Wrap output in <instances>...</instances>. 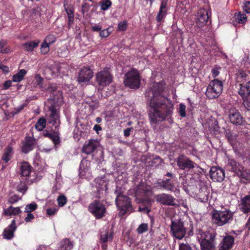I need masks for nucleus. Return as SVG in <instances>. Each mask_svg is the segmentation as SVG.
<instances>
[{"label":"nucleus","mask_w":250,"mask_h":250,"mask_svg":"<svg viewBox=\"0 0 250 250\" xmlns=\"http://www.w3.org/2000/svg\"><path fill=\"white\" fill-rule=\"evenodd\" d=\"M164 83H153L146 92V96L150 98V106L152 110L149 114L150 123L157 124L164 120L172 124L171 115L173 110V104L170 99L163 96L164 91Z\"/></svg>","instance_id":"1"},{"label":"nucleus","mask_w":250,"mask_h":250,"mask_svg":"<svg viewBox=\"0 0 250 250\" xmlns=\"http://www.w3.org/2000/svg\"><path fill=\"white\" fill-rule=\"evenodd\" d=\"M234 213L229 209L214 210L212 219L213 223L218 226H222L230 223L233 220Z\"/></svg>","instance_id":"2"},{"label":"nucleus","mask_w":250,"mask_h":250,"mask_svg":"<svg viewBox=\"0 0 250 250\" xmlns=\"http://www.w3.org/2000/svg\"><path fill=\"white\" fill-rule=\"evenodd\" d=\"M125 85L131 89H138L141 83L140 76L138 71L134 68L128 71L124 76Z\"/></svg>","instance_id":"3"},{"label":"nucleus","mask_w":250,"mask_h":250,"mask_svg":"<svg viewBox=\"0 0 250 250\" xmlns=\"http://www.w3.org/2000/svg\"><path fill=\"white\" fill-rule=\"evenodd\" d=\"M223 85L222 81L218 79L211 81L208 85L206 92L209 99L218 98L222 92Z\"/></svg>","instance_id":"4"},{"label":"nucleus","mask_w":250,"mask_h":250,"mask_svg":"<svg viewBox=\"0 0 250 250\" xmlns=\"http://www.w3.org/2000/svg\"><path fill=\"white\" fill-rule=\"evenodd\" d=\"M229 171L235 172L238 176L245 179L250 178V174L244 168V167L233 159H229L226 166Z\"/></svg>","instance_id":"5"},{"label":"nucleus","mask_w":250,"mask_h":250,"mask_svg":"<svg viewBox=\"0 0 250 250\" xmlns=\"http://www.w3.org/2000/svg\"><path fill=\"white\" fill-rule=\"evenodd\" d=\"M116 204L120 209V213L124 215L126 212L132 211V208L129 198L122 193H118L117 195Z\"/></svg>","instance_id":"6"},{"label":"nucleus","mask_w":250,"mask_h":250,"mask_svg":"<svg viewBox=\"0 0 250 250\" xmlns=\"http://www.w3.org/2000/svg\"><path fill=\"white\" fill-rule=\"evenodd\" d=\"M19 166L21 177L25 178L28 184H32L36 181L35 173L32 171V167L28 162L23 161L20 163Z\"/></svg>","instance_id":"7"},{"label":"nucleus","mask_w":250,"mask_h":250,"mask_svg":"<svg viewBox=\"0 0 250 250\" xmlns=\"http://www.w3.org/2000/svg\"><path fill=\"white\" fill-rule=\"evenodd\" d=\"M170 229L173 236L178 239H182L187 232L184 222L181 219L172 221Z\"/></svg>","instance_id":"8"},{"label":"nucleus","mask_w":250,"mask_h":250,"mask_svg":"<svg viewBox=\"0 0 250 250\" xmlns=\"http://www.w3.org/2000/svg\"><path fill=\"white\" fill-rule=\"evenodd\" d=\"M88 209L97 219L103 218L106 211L104 205L98 200H95L91 203L88 206Z\"/></svg>","instance_id":"9"},{"label":"nucleus","mask_w":250,"mask_h":250,"mask_svg":"<svg viewBox=\"0 0 250 250\" xmlns=\"http://www.w3.org/2000/svg\"><path fill=\"white\" fill-rule=\"evenodd\" d=\"M112 80L113 77L108 68H104L96 75V82L100 86H106L112 82Z\"/></svg>","instance_id":"10"},{"label":"nucleus","mask_w":250,"mask_h":250,"mask_svg":"<svg viewBox=\"0 0 250 250\" xmlns=\"http://www.w3.org/2000/svg\"><path fill=\"white\" fill-rule=\"evenodd\" d=\"M156 201L160 204L168 206H177V200L172 195L165 193L157 194L154 197Z\"/></svg>","instance_id":"11"},{"label":"nucleus","mask_w":250,"mask_h":250,"mask_svg":"<svg viewBox=\"0 0 250 250\" xmlns=\"http://www.w3.org/2000/svg\"><path fill=\"white\" fill-rule=\"evenodd\" d=\"M211 17V11L209 9L202 8L200 9L196 18V25L199 28L206 25Z\"/></svg>","instance_id":"12"},{"label":"nucleus","mask_w":250,"mask_h":250,"mask_svg":"<svg viewBox=\"0 0 250 250\" xmlns=\"http://www.w3.org/2000/svg\"><path fill=\"white\" fill-rule=\"evenodd\" d=\"M177 165L181 169H191L198 166L184 155H180L177 159Z\"/></svg>","instance_id":"13"},{"label":"nucleus","mask_w":250,"mask_h":250,"mask_svg":"<svg viewBox=\"0 0 250 250\" xmlns=\"http://www.w3.org/2000/svg\"><path fill=\"white\" fill-rule=\"evenodd\" d=\"M210 178L214 182H222L225 178L224 170L217 167H212L209 171Z\"/></svg>","instance_id":"14"},{"label":"nucleus","mask_w":250,"mask_h":250,"mask_svg":"<svg viewBox=\"0 0 250 250\" xmlns=\"http://www.w3.org/2000/svg\"><path fill=\"white\" fill-rule=\"evenodd\" d=\"M93 76L92 71L89 68L84 67L80 70L77 81L79 83H87Z\"/></svg>","instance_id":"15"},{"label":"nucleus","mask_w":250,"mask_h":250,"mask_svg":"<svg viewBox=\"0 0 250 250\" xmlns=\"http://www.w3.org/2000/svg\"><path fill=\"white\" fill-rule=\"evenodd\" d=\"M49 110L50 114L47 119L48 123L55 126L56 129L58 128L60 124L59 112L54 106H52Z\"/></svg>","instance_id":"16"},{"label":"nucleus","mask_w":250,"mask_h":250,"mask_svg":"<svg viewBox=\"0 0 250 250\" xmlns=\"http://www.w3.org/2000/svg\"><path fill=\"white\" fill-rule=\"evenodd\" d=\"M99 146V143L96 140L91 139L86 142L82 148L83 152L90 154L93 153Z\"/></svg>","instance_id":"17"},{"label":"nucleus","mask_w":250,"mask_h":250,"mask_svg":"<svg viewBox=\"0 0 250 250\" xmlns=\"http://www.w3.org/2000/svg\"><path fill=\"white\" fill-rule=\"evenodd\" d=\"M229 119L234 125H241L243 122V118L239 112L235 108H231L229 111Z\"/></svg>","instance_id":"18"},{"label":"nucleus","mask_w":250,"mask_h":250,"mask_svg":"<svg viewBox=\"0 0 250 250\" xmlns=\"http://www.w3.org/2000/svg\"><path fill=\"white\" fill-rule=\"evenodd\" d=\"M215 234L214 233L204 232L202 230H199L197 233V238L200 242L207 241V242H214Z\"/></svg>","instance_id":"19"},{"label":"nucleus","mask_w":250,"mask_h":250,"mask_svg":"<svg viewBox=\"0 0 250 250\" xmlns=\"http://www.w3.org/2000/svg\"><path fill=\"white\" fill-rule=\"evenodd\" d=\"M16 228V221L14 219L12 221L11 224L4 229L2 234L3 238L9 240L12 239Z\"/></svg>","instance_id":"20"},{"label":"nucleus","mask_w":250,"mask_h":250,"mask_svg":"<svg viewBox=\"0 0 250 250\" xmlns=\"http://www.w3.org/2000/svg\"><path fill=\"white\" fill-rule=\"evenodd\" d=\"M234 237L230 235L225 237L219 245V250H229L234 244Z\"/></svg>","instance_id":"21"},{"label":"nucleus","mask_w":250,"mask_h":250,"mask_svg":"<svg viewBox=\"0 0 250 250\" xmlns=\"http://www.w3.org/2000/svg\"><path fill=\"white\" fill-rule=\"evenodd\" d=\"M42 135L51 139L53 142L56 147L60 144L61 140L58 131H55L53 133H50L47 130H44L42 132Z\"/></svg>","instance_id":"22"},{"label":"nucleus","mask_w":250,"mask_h":250,"mask_svg":"<svg viewBox=\"0 0 250 250\" xmlns=\"http://www.w3.org/2000/svg\"><path fill=\"white\" fill-rule=\"evenodd\" d=\"M240 209L244 213L250 212V195H247L241 199Z\"/></svg>","instance_id":"23"},{"label":"nucleus","mask_w":250,"mask_h":250,"mask_svg":"<svg viewBox=\"0 0 250 250\" xmlns=\"http://www.w3.org/2000/svg\"><path fill=\"white\" fill-rule=\"evenodd\" d=\"M35 145V141L31 137H26L25 141L22 146V151L27 153L32 150Z\"/></svg>","instance_id":"24"},{"label":"nucleus","mask_w":250,"mask_h":250,"mask_svg":"<svg viewBox=\"0 0 250 250\" xmlns=\"http://www.w3.org/2000/svg\"><path fill=\"white\" fill-rule=\"evenodd\" d=\"M21 212L20 207H13L11 206L7 208L3 209L2 214L4 216H11L18 215Z\"/></svg>","instance_id":"25"},{"label":"nucleus","mask_w":250,"mask_h":250,"mask_svg":"<svg viewBox=\"0 0 250 250\" xmlns=\"http://www.w3.org/2000/svg\"><path fill=\"white\" fill-rule=\"evenodd\" d=\"M167 0H162L161 1L160 10L157 16V20L159 22L161 21L166 15Z\"/></svg>","instance_id":"26"},{"label":"nucleus","mask_w":250,"mask_h":250,"mask_svg":"<svg viewBox=\"0 0 250 250\" xmlns=\"http://www.w3.org/2000/svg\"><path fill=\"white\" fill-rule=\"evenodd\" d=\"M240 87L238 91L243 99H246L250 95V81L245 85L240 84Z\"/></svg>","instance_id":"27"},{"label":"nucleus","mask_w":250,"mask_h":250,"mask_svg":"<svg viewBox=\"0 0 250 250\" xmlns=\"http://www.w3.org/2000/svg\"><path fill=\"white\" fill-rule=\"evenodd\" d=\"M13 147L11 144H9L4 150L2 159L5 162H8L11 158L13 155Z\"/></svg>","instance_id":"28"},{"label":"nucleus","mask_w":250,"mask_h":250,"mask_svg":"<svg viewBox=\"0 0 250 250\" xmlns=\"http://www.w3.org/2000/svg\"><path fill=\"white\" fill-rule=\"evenodd\" d=\"M209 193L207 188H203L198 193V198L201 202H206L208 199Z\"/></svg>","instance_id":"29"},{"label":"nucleus","mask_w":250,"mask_h":250,"mask_svg":"<svg viewBox=\"0 0 250 250\" xmlns=\"http://www.w3.org/2000/svg\"><path fill=\"white\" fill-rule=\"evenodd\" d=\"M202 250H216L215 242H207L203 241L200 242Z\"/></svg>","instance_id":"30"},{"label":"nucleus","mask_w":250,"mask_h":250,"mask_svg":"<svg viewBox=\"0 0 250 250\" xmlns=\"http://www.w3.org/2000/svg\"><path fill=\"white\" fill-rule=\"evenodd\" d=\"M27 72L25 69L20 70L18 73L13 75L12 77V81L14 82H20L21 81L26 75Z\"/></svg>","instance_id":"31"},{"label":"nucleus","mask_w":250,"mask_h":250,"mask_svg":"<svg viewBox=\"0 0 250 250\" xmlns=\"http://www.w3.org/2000/svg\"><path fill=\"white\" fill-rule=\"evenodd\" d=\"M30 184H28L26 182V180H25V178H21L20 183L18 185L17 187L18 191L24 193L28 189L27 185Z\"/></svg>","instance_id":"32"},{"label":"nucleus","mask_w":250,"mask_h":250,"mask_svg":"<svg viewBox=\"0 0 250 250\" xmlns=\"http://www.w3.org/2000/svg\"><path fill=\"white\" fill-rule=\"evenodd\" d=\"M73 246L72 243L69 239H65L61 242L60 250H71Z\"/></svg>","instance_id":"33"},{"label":"nucleus","mask_w":250,"mask_h":250,"mask_svg":"<svg viewBox=\"0 0 250 250\" xmlns=\"http://www.w3.org/2000/svg\"><path fill=\"white\" fill-rule=\"evenodd\" d=\"M39 43V41H30L23 44L24 49L27 51H32L37 47Z\"/></svg>","instance_id":"34"},{"label":"nucleus","mask_w":250,"mask_h":250,"mask_svg":"<svg viewBox=\"0 0 250 250\" xmlns=\"http://www.w3.org/2000/svg\"><path fill=\"white\" fill-rule=\"evenodd\" d=\"M89 163L86 161H82L80 166L79 172L81 176H85L86 172L89 171V168L87 167Z\"/></svg>","instance_id":"35"},{"label":"nucleus","mask_w":250,"mask_h":250,"mask_svg":"<svg viewBox=\"0 0 250 250\" xmlns=\"http://www.w3.org/2000/svg\"><path fill=\"white\" fill-rule=\"evenodd\" d=\"M46 121L44 118H40L38 120L35 125V128L38 131H42L46 126Z\"/></svg>","instance_id":"36"},{"label":"nucleus","mask_w":250,"mask_h":250,"mask_svg":"<svg viewBox=\"0 0 250 250\" xmlns=\"http://www.w3.org/2000/svg\"><path fill=\"white\" fill-rule=\"evenodd\" d=\"M162 186L165 189L169 191H173L174 186L169 182V180L167 179L162 182Z\"/></svg>","instance_id":"37"},{"label":"nucleus","mask_w":250,"mask_h":250,"mask_svg":"<svg viewBox=\"0 0 250 250\" xmlns=\"http://www.w3.org/2000/svg\"><path fill=\"white\" fill-rule=\"evenodd\" d=\"M112 234H108V232L106 230L101 235V241L104 243L106 242L108 240H111L112 239Z\"/></svg>","instance_id":"38"},{"label":"nucleus","mask_w":250,"mask_h":250,"mask_svg":"<svg viewBox=\"0 0 250 250\" xmlns=\"http://www.w3.org/2000/svg\"><path fill=\"white\" fill-rule=\"evenodd\" d=\"M38 206L35 202H32L31 204L26 206L24 209V212L26 213H31L37 208Z\"/></svg>","instance_id":"39"},{"label":"nucleus","mask_w":250,"mask_h":250,"mask_svg":"<svg viewBox=\"0 0 250 250\" xmlns=\"http://www.w3.org/2000/svg\"><path fill=\"white\" fill-rule=\"evenodd\" d=\"M148 229V224L146 223H142L136 229L138 234H142L147 231Z\"/></svg>","instance_id":"40"},{"label":"nucleus","mask_w":250,"mask_h":250,"mask_svg":"<svg viewBox=\"0 0 250 250\" xmlns=\"http://www.w3.org/2000/svg\"><path fill=\"white\" fill-rule=\"evenodd\" d=\"M226 136L228 138V141L231 145L234 143L237 138V135L236 134L232 133L230 131L227 132Z\"/></svg>","instance_id":"41"},{"label":"nucleus","mask_w":250,"mask_h":250,"mask_svg":"<svg viewBox=\"0 0 250 250\" xmlns=\"http://www.w3.org/2000/svg\"><path fill=\"white\" fill-rule=\"evenodd\" d=\"M111 5V2L109 0H105L101 1L100 6L102 10H107Z\"/></svg>","instance_id":"42"},{"label":"nucleus","mask_w":250,"mask_h":250,"mask_svg":"<svg viewBox=\"0 0 250 250\" xmlns=\"http://www.w3.org/2000/svg\"><path fill=\"white\" fill-rule=\"evenodd\" d=\"M66 198L64 195H60L57 198V203L60 207L64 206L66 204Z\"/></svg>","instance_id":"43"},{"label":"nucleus","mask_w":250,"mask_h":250,"mask_svg":"<svg viewBox=\"0 0 250 250\" xmlns=\"http://www.w3.org/2000/svg\"><path fill=\"white\" fill-rule=\"evenodd\" d=\"M247 17L244 13H239L237 16V20L239 23H244L247 21Z\"/></svg>","instance_id":"44"},{"label":"nucleus","mask_w":250,"mask_h":250,"mask_svg":"<svg viewBox=\"0 0 250 250\" xmlns=\"http://www.w3.org/2000/svg\"><path fill=\"white\" fill-rule=\"evenodd\" d=\"M56 39L54 35H49L46 37L44 40V42L50 45L54 43L56 41Z\"/></svg>","instance_id":"45"},{"label":"nucleus","mask_w":250,"mask_h":250,"mask_svg":"<svg viewBox=\"0 0 250 250\" xmlns=\"http://www.w3.org/2000/svg\"><path fill=\"white\" fill-rule=\"evenodd\" d=\"M58 210V208L56 207L49 208L46 209V213L48 216H52L55 215Z\"/></svg>","instance_id":"46"},{"label":"nucleus","mask_w":250,"mask_h":250,"mask_svg":"<svg viewBox=\"0 0 250 250\" xmlns=\"http://www.w3.org/2000/svg\"><path fill=\"white\" fill-rule=\"evenodd\" d=\"M49 50V44L43 42L42 44L41 51L42 54H46Z\"/></svg>","instance_id":"47"},{"label":"nucleus","mask_w":250,"mask_h":250,"mask_svg":"<svg viewBox=\"0 0 250 250\" xmlns=\"http://www.w3.org/2000/svg\"><path fill=\"white\" fill-rule=\"evenodd\" d=\"M186 106L183 104H180L179 105V113L182 117H186Z\"/></svg>","instance_id":"48"},{"label":"nucleus","mask_w":250,"mask_h":250,"mask_svg":"<svg viewBox=\"0 0 250 250\" xmlns=\"http://www.w3.org/2000/svg\"><path fill=\"white\" fill-rule=\"evenodd\" d=\"M111 33V31H109V29L108 28L104 29L103 30H101L100 32V36L101 38H106Z\"/></svg>","instance_id":"49"},{"label":"nucleus","mask_w":250,"mask_h":250,"mask_svg":"<svg viewBox=\"0 0 250 250\" xmlns=\"http://www.w3.org/2000/svg\"><path fill=\"white\" fill-rule=\"evenodd\" d=\"M20 200V198L17 195H14L10 196L8 199V203L11 204H14Z\"/></svg>","instance_id":"50"},{"label":"nucleus","mask_w":250,"mask_h":250,"mask_svg":"<svg viewBox=\"0 0 250 250\" xmlns=\"http://www.w3.org/2000/svg\"><path fill=\"white\" fill-rule=\"evenodd\" d=\"M127 22L125 21L120 22L118 24V30L120 31H124L127 28Z\"/></svg>","instance_id":"51"},{"label":"nucleus","mask_w":250,"mask_h":250,"mask_svg":"<svg viewBox=\"0 0 250 250\" xmlns=\"http://www.w3.org/2000/svg\"><path fill=\"white\" fill-rule=\"evenodd\" d=\"M244 10L248 14L250 13V1H247L244 3L243 5Z\"/></svg>","instance_id":"52"},{"label":"nucleus","mask_w":250,"mask_h":250,"mask_svg":"<svg viewBox=\"0 0 250 250\" xmlns=\"http://www.w3.org/2000/svg\"><path fill=\"white\" fill-rule=\"evenodd\" d=\"M179 250H192V249L188 244L181 243L179 245Z\"/></svg>","instance_id":"53"},{"label":"nucleus","mask_w":250,"mask_h":250,"mask_svg":"<svg viewBox=\"0 0 250 250\" xmlns=\"http://www.w3.org/2000/svg\"><path fill=\"white\" fill-rule=\"evenodd\" d=\"M63 7L65 9L66 13L67 14L74 13L73 9L71 7H69L67 6V2L66 1H64L63 3Z\"/></svg>","instance_id":"54"},{"label":"nucleus","mask_w":250,"mask_h":250,"mask_svg":"<svg viewBox=\"0 0 250 250\" xmlns=\"http://www.w3.org/2000/svg\"><path fill=\"white\" fill-rule=\"evenodd\" d=\"M102 29L101 25L95 24L91 26V30L93 32H100Z\"/></svg>","instance_id":"55"},{"label":"nucleus","mask_w":250,"mask_h":250,"mask_svg":"<svg viewBox=\"0 0 250 250\" xmlns=\"http://www.w3.org/2000/svg\"><path fill=\"white\" fill-rule=\"evenodd\" d=\"M34 219V215L33 214L29 212L28 213L27 216L25 218L24 220L26 222L28 223Z\"/></svg>","instance_id":"56"},{"label":"nucleus","mask_w":250,"mask_h":250,"mask_svg":"<svg viewBox=\"0 0 250 250\" xmlns=\"http://www.w3.org/2000/svg\"><path fill=\"white\" fill-rule=\"evenodd\" d=\"M82 11L83 13H84L87 11L89 9V5L86 2H84L82 6Z\"/></svg>","instance_id":"57"},{"label":"nucleus","mask_w":250,"mask_h":250,"mask_svg":"<svg viewBox=\"0 0 250 250\" xmlns=\"http://www.w3.org/2000/svg\"><path fill=\"white\" fill-rule=\"evenodd\" d=\"M220 69V67H214L212 69L211 72L213 77H216L219 75Z\"/></svg>","instance_id":"58"},{"label":"nucleus","mask_w":250,"mask_h":250,"mask_svg":"<svg viewBox=\"0 0 250 250\" xmlns=\"http://www.w3.org/2000/svg\"><path fill=\"white\" fill-rule=\"evenodd\" d=\"M133 130V127L127 128L126 129L124 130V135L125 137H128L130 135V131Z\"/></svg>","instance_id":"59"},{"label":"nucleus","mask_w":250,"mask_h":250,"mask_svg":"<svg viewBox=\"0 0 250 250\" xmlns=\"http://www.w3.org/2000/svg\"><path fill=\"white\" fill-rule=\"evenodd\" d=\"M57 87L55 84H51L47 88L49 92H54L56 90Z\"/></svg>","instance_id":"60"},{"label":"nucleus","mask_w":250,"mask_h":250,"mask_svg":"<svg viewBox=\"0 0 250 250\" xmlns=\"http://www.w3.org/2000/svg\"><path fill=\"white\" fill-rule=\"evenodd\" d=\"M12 82L11 81H7L4 83V89H7L11 85Z\"/></svg>","instance_id":"61"},{"label":"nucleus","mask_w":250,"mask_h":250,"mask_svg":"<svg viewBox=\"0 0 250 250\" xmlns=\"http://www.w3.org/2000/svg\"><path fill=\"white\" fill-rule=\"evenodd\" d=\"M68 19V27L70 28L71 27L72 25L73 24L74 21V17L73 18H69Z\"/></svg>","instance_id":"62"},{"label":"nucleus","mask_w":250,"mask_h":250,"mask_svg":"<svg viewBox=\"0 0 250 250\" xmlns=\"http://www.w3.org/2000/svg\"><path fill=\"white\" fill-rule=\"evenodd\" d=\"M139 211L148 213L150 211V209L147 207H139Z\"/></svg>","instance_id":"63"},{"label":"nucleus","mask_w":250,"mask_h":250,"mask_svg":"<svg viewBox=\"0 0 250 250\" xmlns=\"http://www.w3.org/2000/svg\"><path fill=\"white\" fill-rule=\"evenodd\" d=\"M36 79L38 83V84L40 85L41 86H42L41 83L43 80L42 79L40 76H37L36 77Z\"/></svg>","instance_id":"64"}]
</instances>
